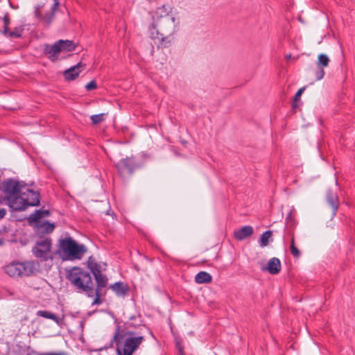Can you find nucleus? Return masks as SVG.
Returning <instances> with one entry per match:
<instances>
[{
	"label": "nucleus",
	"mask_w": 355,
	"mask_h": 355,
	"mask_svg": "<svg viewBox=\"0 0 355 355\" xmlns=\"http://www.w3.org/2000/svg\"><path fill=\"white\" fill-rule=\"evenodd\" d=\"M144 332L155 338L153 331L146 324L135 325L132 322H127L121 327L118 324L109 347H112L115 343L117 355H132L145 340Z\"/></svg>",
	"instance_id": "f257e3e1"
},
{
	"label": "nucleus",
	"mask_w": 355,
	"mask_h": 355,
	"mask_svg": "<svg viewBox=\"0 0 355 355\" xmlns=\"http://www.w3.org/2000/svg\"><path fill=\"white\" fill-rule=\"evenodd\" d=\"M66 278L78 293H83L89 297L94 294L93 279L91 274L79 267H73L68 270Z\"/></svg>",
	"instance_id": "f03ea898"
},
{
	"label": "nucleus",
	"mask_w": 355,
	"mask_h": 355,
	"mask_svg": "<svg viewBox=\"0 0 355 355\" xmlns=\"http://www.w3.org/2000/svg\"><path fill=\"white\" fill-rule=\"evenodd\" d=\"M87 250L84 244H79L72 237L67 236L59 239L56 254L63 261H73L81 259Z\"/></svg>",
	"instance_id": "7ed1b4c3"
},
{
	"label": "nucleus",
	"mask_w": 355,
	"mask_h": 355,
	"mask_svg": "<svg viewBox=\"0 0 355 355\" xmlns=\"http://www.w3.org/2000/svg\"><path fill=\"white\" fill-rule=\"evenodd\" d=\"M175 18L174 17L166 16L163 19L160 20L158 26L154 23L151 24L149 26V30L151 31V36L153 39L159 40L158 47L168 48L171 46L173 40L174 30H166V26H175Z\"/></svg>",
	"instance_id": "20e7f679"
},
{
	"label": "nucleus",
	"mask_w": 355,
	"mask_h": 355,
	"mask_svg": "<svg viewBox=\"0 0 355 355\" xmlns=\"http://www.w3.org/2000/svg\"><path fill=\"white\" fill-rule=\"evenodd\" d=\"M5 197L9 207L15 210V206L17 204L21 191L24 189L25 183L19 182L12 178H9L2 183Z\"/></svg>",
	"instance_id": "39448f33"
},
{
	"label": "nucleus",
	"mask_w": 355,
	"mask_h": 355,
	"mask_svg": "<svg viewBox=\"0 0 355 355\" xmlns=\"http://www.w3.org/2000/svg\"><path fill=\"white\" fill-rule=\"evenodd\" d=\"M40 193L29 188H24L21 191L17 204L15 206V211H24L28 207L40 205Z\"/></svg>",
	"instance_id": "423d86ee"
},
{
	"label": "nucleus",
	"mask_w": 355,
	"mask_h": 355,
	"mask_svg": "<svg viewBox=\"0 0 355 355\" xmlns=\"http://www.w3.org/2000/svg\"><path fill=\"white\" fill-rule=\"evenodd\" d=\"M143 165L144 163L136 157L131 156L121 159L115 164V167L119 175L125 178L132 175L136 170L141 168Z\"/></svg>",
	"instance_id": "0eeeda50"
},
{
	"label": "nucleus",
	"mask_w": 355,
	"mask_h": 355,
	"mask_svg": "<svg viewBox=\"0 0 355 355\" xmlns=\"http://www.w3.org/2000/svg\"><path fill=\"white\" fill-rule=\"evenodd\" d=\"M52 247V240L50 237L38 239L33 247L32 252L33 255L39 259L40 261H46L52 260L53 256L51 252Z\"/></svg>",
	"instance_id": "6e6552de"
},
{
	"label": "nucleus",
	"mask_w": 355,
	"mask_h": 355,
	"mask_svg": "<svg viewBox=\"0 0 355 355\" xmlns=\"http://www.w3.org/2000/svg\"><path fill=\"white\" fill-rule=\"evenodd\" d=\"M96 286H94L93 283V290L94 294H92V297H94L92 305H99L103 303L102 297L106 295V290H104L108 284V279L107 276L101 272L94 276Z\"/></svg>",
	"instance_id": "1a4fd4ad"
},
{
	"label": "nucleus",
	"mask_w": 355,
	"mask_h": 355,
	"mask_svg": "<svg viewBox=\"0 0 355 355\" xmlns=\"http://www.w3.org/2000/svg\"><path fill=\"white\" fill-rule=\"evenodd\" d=\"M33 223L35 224V232L40 239L46 238L45 235L53 232L55 227L54 223H51L49 221Z\"/></svg>",
	"instance_id": "9d476101"
},
{
	"label": "nucleus",
	"mask_w": 355,
	"mask_h": 355,
	"mask_svg": "<svg viewBox=\"0 0 355 355\" xmlns=\"http://www.w3.org/2000/svg\"><path fill=\"white\" fill-rule=\"evenodd\" d=\"M85 64H83L81 62H80L77 64L66 69L63 73L64 80L67 81H72L76 80L78 77L80 73L82 71V69L85 67Z\"/></svg>",
	"instance_id": "9b49d317"
},
{
	"label": "nucleus",
	"mask_w": 355,
	"mask_h": 355,
	"mask_svg": "<svg viewBox=\"0 0 355 355\" xmlns=\"http://www.w3.org/2000/svg\"><path fill=\"white\" fill-rule=\"evenodd\" d=\"M61 52L58 41L53 45L46 44L44 47V53L47 55L51 62H55L58 60V54Z\"/></svg>",
	"instance_id": "f8f14e48"
},
{
	"label": "nucleus",
	"mask_w": 355,
	"mask_h": 355,
	"mask_svg": "<svg viewBox=\"0 0 355 355\" xmlns=\"http://www.w3.org/2000/svg\"><path fill=\"white\" fill-rule=\"evenodd\" d=\"M326 200L331 208V218H334L336 215L339 206V200L336 193L329 189L327 191Z\"/></svg>",
	"instance_id": "ddd939ff"
},
{
	"label": "nucleus",
	"mask_w": 355,
	"mask_h": 355,
	"mask_svg": "<svg viewBox=\"0 0 355 355\" xmlns=\"http://www.w3.org/2000/svg\"><path fill=\"white\" fill-rule=\"evenodd\" d=\"M110 288L119 297H125L130 291L128 285L121 282H117L111 284Z\"/></svg>",
	"instance_id": "4468645a"
},
{
	"label": "nucleus",
	"mask_w": 355,
	"mask_h": 355,
	"mask_svg": "<svg viewBox=\"0 0 355 355\" xmlns=\"http://www.w3.org/2000/svg\"><path fill=\"white\" fill-rule=\"evenodd\" d=\"M281 262L277 257L271 258L268 263L266 267L263 268V270H266L271 275H277L281 271Z\"/></svg>",
	"instance_id": "2eb2a0df"
},
{
	"label": "nucleus",
	"mask_w": 355,
	"mask_h": 355,
	"mask_svg": "<svg viewBox=\"0 0 355 355\" xmlns=\"http://www.w3.org/2000/svg\"><path fill=\"white\" fill-rule=\"evenodd\" d=\"M253 234V228L250 225H245L236 230L234 238L238 241H243Z\"/></svg>",
	"instance_id": "dca6fc26"
},
{
	"label": "nucleus",
	"mask_w": 355,
	"mask_h": 355,
	"mask_svg": "<svg viewBox=\"0 0 355 355\" xmlns=\"http://www.w3.org/2000/svg\"><path fill=\"white\" fill-rule=\"evenodd\" d=\"M50 215V211L48 209H38L35 211L34 213L30 215L28 217V222L30 224L33 223L41 222L40 219L49 216Z\"/></svg>",
	"instance_id": "f3484780"
},
{
	"label": "nucleus",
	"mask_w": 355,
	"mask_h": 355,
	"mask_svg": "<svg viewBox=\"0 0 355 355\" xmlns=\"http://www.w3.org/2000/svg\"><path fill=\"white\" fill-rule=\"evenodd\" d=\"M38 316L51 319L53 320L58 325L62 326L64 323V318H58L55 314L46 310H40L37 312Z\"/></svg>",
	"instance_id": "a211bd4d"
},
{
	"label": "nucleus",
	"mask_w": 355,
	"mask_h": 355,
	"mask_svg": "<svg viewBox=\"0 0 355 355\" xmlns=\"http://www.w3.org/2000/svg\"><path fill=\"white\" fill-rule=\"evenodd\" d=\"M19 262H12L5 268L6 272L10 277H20L21 270H19Z\"/></svg>",
	"instance_id": "6ab92c4d"
},
{
	"label": "nucleus",
	"mask_w": 355,
	"mask_h": 355,
	"mask_svg": "<svg viewBox=\"0 0 355 355\" xmlns=\"http://www.w3.org/2000/svg\"><path fill=\"white\" fill-rule=\"evenodd\" d=\"M286 225L287 228L288 229V234L293 233V230L297 225V221L295 220V211L294 210H291L288 215L286 217Z\"/></svg>",
	"instance_id": "aec40b11"
},
{
	"label": "nucleus",
	"mask_w": 355,
	"mask_h": 355,
	"mask_svg": "<svg viewBox=\"0 0 355 355\" xmlns=\"http://www.w3.org/2000/svg\"><path fill=\"white\" fill-rule=\"evenodd\" d=\"M20 277L29 276L34 272L35 266L31 262H19Z\"/></svg>",
	"instance_id": "412c9836"
},
{
	"label": "nucleus",
	"mask_w": 355,
	"mask_h": 355,
	"mask_svg": "<svg viewBox=\"0 0 355 355\" xmlns=\"http://www.w3.org/2000/svg\"><path fill=\"white\" fill-rule=\"evenodd\" d=\"M58 44L59 45L60 48L61 49V52L62 51H66V52L72 51L75 50V49L77 46L73 42V41L68 40H60L58 41Z\"/></svg>",
	"instance_id": "4be33fe9"
},
{
	"label": "nucleus",
	"mask_w": 355,
	"mask_h": 355,
	"mask_svg": "<svg viewBox=\"0 0 355 355\" xmlns=\"http://www.w3.org/2000/svg\"><path fill=\"white\" fill-rule=\"evenodd\" d=\"M87 267L94 276H96V274H98L99 272H101L100 265L97 263L95 258H94L92 256L88 258Z\"/></svg>",
	"instance_id": "5701e85b"
},
{
	"label": "nucleus",
	"mask_w": 355,
	"mask_h": 355,
	"mask_svg": "<svg viewBox=\"0 0 355 355\" xmlns=\"http://www.w3.org/2000/svg\"><path fill=\"white\" fill-rule=\"evenodd\" d=\"M87 267L94 276H96V274H98L99 272H101L100 265L97 263L95 258H94L92 256L88 258Z\"/></svg>",
	"instance_id": "b1692460"
},
{
	"label": "nucleus",
	"mask_w": 355,
	"mask_h": 355,
	"mask_svg": "<svg viewBox=\"0 0 355 355\" xmlns=\"http://www.w3.org/2000/svg\"><path fill=\"white\" fill-rule=\"evenodd\" d=\"M87 267L94 276H96V274H98L99 272H101L100 265L97 263L95 258H94L92 256L88 258Z\"/></svg>",
	"instance_id": "393cba45"
},
{
	"label": "nucleus",
	"mask_w": 355,
	"mask_h": 355,
	"mask_svg": "<svg viewBox=\"0 0 355 355\" xmlns=\"http://www.w3.org/2000/svg\"><path fill=\"white\" fill-rule=\"evenodd\" d=\"M212 280L211 275L205 271L199 272L195 277V281L198 284H207L210 283Z\"/></svg>",
	"instance_id": "a878e982"
},
{
	"label": "nucleus",
	"mask_w": 355,
	"mask_h": 355,
	"mask_svg": "<svg viewBox=\"0 0 355 355\" xmlns=\"http://www.w3.org/2000/svg\"><path fill=\"white\" fill-rule=\"evenodd\" d=\"M174 337V343L175 345V348L178 351L179 355H185L184 354V347L183 344V339L177 334L172 332Z\"/></svg>",
	"instance_id": "bb28decb"
},
{
	"label": "nucleus",
	"mask_w": 355,
	"mask_h": 355,
	"mask_svg": "<svg viewBox=\"0 0 355 355\" xmlns=\"http://www.w3.org/2000/svg\"><path fill=\"white\" fill-rule=\"evenodd\" d=\"M272 232L271 230H267L264 232L260 238L259 245L261 247L263 248L267 246L270 241H272Z\"/></svg>",
	"instance_id": "cd10ccee"
},
{
	"label": "nucleus",
	"mask_w": 355,
	"mask_h": 355,
	"mask_svg": "<svg viewBox=\"0 0 355 355\" xmlns=\"http://www.w3.org/2000/svg\"><path fill=\"white\" fill-rule=\"evenodd\" d=\"M290 235L291 236L290 245L291 253L295 258L298 259L300 257L301 252L295 245L294 233L290 232Z\"/></svg>",
	"instance_id": "c85d7f7f"
},
{
	"label": "nucleus",
	"mask_w": 355,
	"mask_h": 355,
	"mask_svg": "<svg viewBox=\"0 0 355 355\" xmlns=\"http://www.w3.org/2000/svg\"><path fill=\"white\" fill-rule=\"evenodd\" d=\"M24 28L22 26L15 27L13 31L8 33L7 35L10 38H20L22 36Z\"/></svg>",
	"instance_id": "c756f323"
},
{
	"label": "nucleus",
	"mask_w": 355,
	"mask_h": 355,
	"mask_svg": "<svg viewBox=\"0 0 355 355\" xmlns=\"http://www.w3.org/2000/svg\"><path fill=\"white\" fill-rule=\"evenodd\" d=\"M105 114H94L90 116L93 125H98L104 121Z\"/></svg>",
	"instance_id": "7c9ffc66"
},
{
	"label": "nucleus",
	"mask_w": 355,
	"mask_h": 355,
	"mask_svg": "<svg viewBox=\"0 0 355 355\" xmlns=\"http://www.w3.org/2000/svg\"><path fill=\"white\" fill-rule=\"evenodd\" d=\"M329 63V59L325 54H320L318 56V64L320 67H327Z\"/></svg>",
	"instance_id": "2f4dec72"
},
{
	"label": "nucleus",
	"mask_w": 355,
	"mask_h": 355,
	"mask_svg": "<svg viewBox=\"0 0 355 355\" xmlns=\"http://www.w3.org/2000/svg\"><path fill=\"white\" fill-rule=\"evenodd\" d=\"M3 32L2 33L4 35H7L8 33H9V24H10V19L9 18V17L8 16V15H6L3 18Z\"/></svg>",
	"instance_id": "473e14b6"
},
{
	"label": "nucleus",
	"mask_w": 355,
	"mask_h": 355,
	"mask_svg": "<svg viewBox=\"0 0 355 355\" xmlns=\"http://www.w3.org/2000/svg\"><path fill=\"white\" fill-rule=\"evenodd\" d=\"M304 89H305V87H302L300 89H298V91L295 93V94L294 96V98H293V101L294 102L292 104L293 108H295V107H297V105L296 102L300 100V98L302 93L304 92Z\"/></svg>",
	"instance_id": "72a5a7b5"
},
{
	"label": "nucleus",
	"mask_w": 355,
	"mask_h": 355,
	"mask_svg": "<svg viewBox=\"0 0 355 355\" xmlns=\"http://www.w3.org/2000/svg\"><path fill=\"white\" fill-rule=\"evenodd\" d=\"M54 16L55 13H53L52 12H50L44 16L43 20L47 26L51 24L54 18Z\"/></svg>",
	"instance_id": "f704fd0d"
},
{
	"label": "nucleus",
	"mask_w": 355,
	"mask_h": 355,
	"mask_svg": "<svg viewBox=\"0 0 355 355\" xmlns=\"http://www.w3.org/2000/svg\"><path fill=\"white\" fill-rule=\"evenodd\" d=\"M324 76V70L323 67H319L318 71H315L316 80H320L322 79Z\"/></svg>",
	"instance_id": "c9c22d12"
},
{
	"label": "nucleus",
	"mask_w": 355,
	"mask_h": 355,
	"mask_svg": "<svg viewBox=\"0 0 355 355\" xmlns=\"http://www.w3.org/2000/svg\"><path fill=\"white\" fill-rule=\"evenodd\" d=\"M97 88V84L96 83L95 80H92L90 82H89L86 85H85V89L87 90V91H91V90H93V89H95Z\"/></svg>",
	"instance_id": "e433bc0d"
},
{
	"label": "nucleus",
	"mask_w": 355,
	"mask_h": 355,
	"mask_svg": "<svg viewBox=\"0 0 355 355\" xmlns=\"http://www.w3.org/2000/svg\"><path fill=\"white\" fill-rule=\"evenodd\" d=\"M39 355H67V353L62 351H60L56 352H46L40 354Z\"/></svg>",
	"instance_id": "4c0bfd02"
},
{
	"label": "nucleus",
	"mask_w": 355,
	"mask_h": 355,
	"mask_svg": "<svg viewBox=\"0 0 355 355\" xmlns=\"http://www.w3.org/2000/svg\"><path fill=\"white\" fill-rule=\"evenodd\" d=\"M59 6V0H53V4L51 8V11L53 13H55V10L58 8Z\"/></svg>",
	"instance_id": "58836bf2"
},
{
	"label": "nucleus",
	"mask_w": 355,
	"mask_h": 355,
	"mask_svg": "<svg viewBox=\"0 0 355 355\" xmlns=\"http://www.w3.org/2000/svg\"><path fill=\"white\" fill-rule=\"evenodd\" d=\"M6 214V210L4 208L0 209V220L3 218Z\"/></svg>",
	"instance_id": "ea45409f"
},
{
	"label": "nucleus",
	"mask_w": 355,
	"mask_h": 355,
	"mask_svg": "<svg viewBox=\"0 0 355 355\" xmlns=\"http://www.w3.org/2000/svg\"><path fill=\"white\" fill-rule=\"evenodd\" d=\"M135 318H136V317H135V315H132V316H130V318H129V319H130V320H132L135 319Z\"/></svg>",
	"instance_id": "a19ab883"
},
{
	"label": "nucleus",
	"mask_w": 355,
	"mask_h": 355,
	"mask_svg": "<svg viewBox=\"0 0 355 355\" xmlns=\"http://www.w3.org/2000/svg\"><path fill=\"white\" fill-rule=\"evenodd\" d=\"M3 241L0 239V245H2L3 244Z\"/></svg>",
	"instance_id": "79ce46f5"
},
{
	"label": "nucleus",
	"mask_w": 355,
	"mask_h": 355,
	"mask_svg": "<svg viewBox=\"0 0 355 355\" xmlns=\"http://www.w3.org/2000/svg\"><path fill=\"white\" fill-rule=\"evenodd\" d=\"M36 15H37V17H40V16H41L40 13V12H36Z\"/></svg>",
	"instance_id": "37998d69"
},
{
	"label": "nucleus",
	"mask_w": 355,
	"mask_h": 355,
	"mask_svg": "<svg viewBox=\"0 0 355 355\" xmlns=\"http://www.w3.org/2000/svg\"><path fill=\"white\" fill-rule=\"evenodd\" d=\"M291 57V54H290V55H288L286 56V58H290Z\"/></svg>",
	"instance_id": "c03bdc74"
}]
</instances>
